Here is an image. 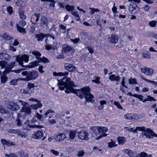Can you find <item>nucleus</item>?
Instances as JSON below:
<instances>
[{
  "label": "nucleus",
  "mask_w": 157,
  "mask_h": 157,
  "mask_svg": "<svg viewBox=\"0 0 157 157\" xmlns=\"http://www.w3.org/2000/svg\"><path fill=\"white\" fill-rule=\"evenodd\" d=\"M69 78L63 77L60 80H58V86L60 90H63L66 88L65 92L67 93H73L77 95L80 98H94V96L90 92L89 87L86 86L80 89L76 90L73 88L75 86L74 83L71 81Z\"/></svg>",
  "instance_id": "1"
},
{
  "label": "nucleus",
  "mask_w": 157,
  "mask_h": 157,
  "mask_svg": "<svg viewBox=\"0 0 157 157\" xmlns=\"http://www.w3.org/2000/svg\"><path fill=\"white\" fill-rule=\"evenodd\" d=\"M21 74L24 76H26L25 80L28 81L36 79L39 75L38 72L35 70L29 72L27 71H24L21 73Z\"/></svg>",
  "instance_id": "2"
},
{
  "label": "nucleus",
  "mask_w": 157,
  "mask_h": 157,
  "mask_svg": "<svg viewBox=\"0 0 157 157\" xmlns=\"http://www.w3.org/2000/svg\"><path fill=\"white\" fill-rule=\"evenodd\" d=\"M16 61L18 62L19 64L23 67V61L25 62H28L29 61V56L25 54L21 56L19 55L16 56Z\"/></svg>",
  "instance_id": "3"
},
{
  "label": "nucleus",
  "mask_w": 157,
  "mask_h": 157,
  "mask_svg": "<svg viewBox=\"0 0 157 157\" xmlns=\"http://www.w3.org/2000/svg\"><path fill=\"white\" fill-rule=\"evenodd\" d=\"M26 25V22L22 20L20 21L18 24H17V29L18 31L23 35L26 33V31L25 29L23 27Z\"/></svg>",
  "instance_id": "4"
},
{
  "label": "nucleus",
  "mask_w": 157,
  "mask_h": 157,
  "mask_svg": "<svg viewBox=\"0 0 157 157\" xmlns=\"http://www.w3.org/2000/svg\"><path fill=\"white\" fill-rule=\"evenodd\" d=\"M19 101L23 106L21 112H24L26 114H30L31 113V109L29 107H28L29 104L21 100Z\"/></svg>",
  "instance_id": "5"
},
{
  "label": "nucleus",
  "mask_w": 157,
  "mask_h": 157,
  "mask_svg": "<svg viewBox=\"0 0 157 157\" xmlns=\"http://www.w3.org/2000/svg\"><path fill=\"white\" fill-rule=\"evenodd\" d=\"M143 134L147 138H153L154 136L157 137V135L153 131L149 128H146L143 131Z\"/></svg>",
  "instance_id": "6"
},
{
  "label": "nucleus",
  "mask_w": 157,
  "mask_h": 157,
  "mask_svg": "<svg viewBox=\"0 0 157 157\" xmlns=\"http://www.w3.org/2000/svg\"><path fill=\"white\" fill-rule=\"evenodd\" d=\"M39 25L42 28L48 27V19L45 16H42L40 20Z\"/></svg>",
  "instance_id": "7"
},
{
  "label": "nucleus",
  "mask_w": 157,
  "mask_h": 157,
  "mask_svg": "<svg viewBox=\"0 0 157 157\" xmlns=\"http://www.w3.org/2000/svg\"><path fill=\"white\" fill-rule=\"evenodd\" d=\"M78 136L82 140H89V134L85 131H82L78 132Z\"/></svg>",
  "instance_id": "8"
},
{
  "label": "nucleus",
  "mask_w": 157,
  "mask_h": 157,
  "mask_svg": "<svg viewBox=\"0 0 157 157\" xmlns=\"http://www.w3.org/2000/svg\"><path fill=\"white\" fill-rule=\"evenodd\" d=\"M90 129L94 131L97 130L100 133H105V132L108 131V129L106 127L101 126H94L90 128Z\"/></svg>",
  "instance_id": "9"
},
{
  "label": "nucleus",
  "mask_w": 157,
  "mask_h": 157,
  "mask_svg": "<svg viewBox=\"0 0 157 157\" xmlns=\"http://www.w3.org/2000/svg\"><path fill=\"white\" fill-rule=\"evenodd\" d=\"M29 101H35L36 102V103L34 105H30L31 107L34 110H36L39 108H41L42 106V104L41 102L38 101L36 99H29Z\"/></svg>",
  "instance_id": "10"
},
{
  "label": "nucleus",
  "mask_w": 157,
  "mask_h": 157,
  "mask_svg": "<svg viewBox=\"0 0 157 157\" xmlns=\"http://www.w3.org/2000/svg\"><path fill=\"white\" fill-rule=\"evenodd\" d=\"M64 67L66 70L71 72H74L77 68L72 64L69 63H65L64 64Z\"/></svg>",
  "instance_id": "11"
},
{
  "label": "nucleus",
  "mask_w": 157,
  "mask_h": 157,
  "mask_svg": "<svg viewBox=\"0 0 157 157\" xmlns=\"http://www.w3.org/2000/svg\"><path fill=\"white\" fill-rule=\"evenodd\" d=\"M15 62L13 61L8 63L7 66L5 68V71L3 72L4 73H9L11 71L12 69L15 66Z\"/></svg>",
  "instance_id": "12"
},
{
  "label": "nucleus",
  "mask_w": 157,
  "mask_h": 157,
  "mask_svg": "<svg viewBox=\"0 0 157 157\" xmlns=\"http://www.w3.org/2000/svg\"><path fill=\"white\" fill-rule=\"evenodd\" d=\"M140 69L142 73L146 75H152L153 74V69L150 68L145 67Z\"/></svg>",
  "instance_id": "13"
},
{
  "label": "nucleus",
  "mask_w": 157,
  "mask_h": 157,
  "mask_svg": "<svg viewBox=\"0 0 157 157\" xmlns=\"http://www.w3.org/2000/svg\"><path fill=\"white\" fill-rule=\"evenodd\" d=\"M136 7L138 8L139 9H140V8L138 7L137 5L136 4L134 5L133 3H131L128 7L129 11L132 14H136L137 13Z\"/></svg>",
  "instance_id": "14"
},
{
  "label": "nucleus",
  "mask_w": 157,
  "mask_h": 157,
  "mask_svg": "<svg viewBox=\"0 0 157 157\" xmlns=\"http://www.w3.org/2000/svg\"><path fill=\"white\" fill-rule=\"evenodd\" d=\"M56 113L53 110L50 109H48L44 113L45 118H51L53 117V116L55 115Z\"/></svg>",
  "instance_id": "15"
},
{
  "label": "nucleus",
  "mask_w": 157,
  "mask_h": 157,
  "mask_svg": "<svg viewBox=\"0 0 157 157\" xmlns=\"http://www.w3.org/2000/svg\"><path fill=\"white\" fill-rule=\"evenodd\" d=\"M118 37L117 36L113 34L108 39V40L110 43L116 44L118 41Z\"/></svg>",
  "instance_id": "16"
},
{
  "label": "nucleus",
  "mask_w": 157,
  "mask_h": 157,
  "mask_svg": "<svg viewBox=\"0 0 157 157\" xmlns=\"http://www.w3.org/2000/svg\"><path fill=\"white\" fill-rule=\"evenodd\" d=\"M66 137L65 134L63 133H59L55 137V139L57 142H61L64 140Z\"/></svg>",
  "instance_id": "17"
},
{
  "label": "nucleus",
  "mask_w": 157,
  "mask_h": 157,
  "mask_svg": "<svg viewBox=\"0 0 157 157\" xmlns=\"http://www.w3.org/2000/svg\"><path fill=\"white\" fill-rule=\"evenodd\" d=\"M43 134L42 131L38 130L33 134L32 137L34 139H39L43 136Z\"/></svg>",
  "instance_id": "18"
},
{
  "label": "nucleus",
  "mask_w": 157,
  "mask_h": 157,
  "mask_svg": "<svg viewBox=\"0 0 157 157\" xmlns=\"http://www.w3.org/2000/svg\"><path fill=\"white\" fill-rule=\"evenodd\" d=\"M39 63V61L36 60L30 63L28 65L23 66V67H25V68H27V69H28L29 68L35 67L36 66L38 65Z\"/></svg>",
  "instance_id": "19"
},
{
  "label": "nucleus",
  "mask_w": 157,
  "mask_h": 157,
  "mask_svg": "<svg viewBox=\"0 0 157 157\" xmlns=\"http://www.w3.org/2000/svg\"><path fill=\"white\" fill-rule=\"evenodd\" d=\"M9 132L10 133L17 134L18 136L22 137H25L24 133L19 130L10 129L9 130Z\"/></svg>",
  "instance_id": "20"
},
{
  "label": "nucleus",
  "mask_w": 157,
  "mask_h": 157,
  "mask_svg": "<svg viewBox=\"0 0 157 157\" xmlns=\"http://www.w3.org/2000/svg\"><path fill=\"white\" fill-rule=\"evenodd\" d=\"M43 120V116L38 113H36L34 116L31 120L32 122H34L38 120Z\"/></svg>",
  "instance_id": "21"
},
{
  "label": "nucleus",
  "mask_w": 157,
  "mask_h": 157,
  "mask_svg": "<svg viewBox=\"0 0 157 157\" xmlns=\"http://www.w3.org/2000/svg\"><path fill=\"white\" fill-rule=\"evenodd\" d=\"M21 115L20 113L17 114V117L16 120V124L18 126H21L23 125V122L22 120L21 119Z\"/></svg>",
  "instance_id": "22"
},
{
  "label": "nucleus",
  "mask_w": 157,
  "mask_h": 157,
  "mask_svg": "<svg viewBox=\"0 0 157 157\" xmlns=\"http://www.w3.org/2000/svg\"><path fill=\"white\" fill-rule=\"evenodd\" d=\"M109 79L112 81H116L118 82L120 81L121 78L119 76H116L115 75L113 74L109 77Z\"/></svg>",
  "instance_id": "23"
},
{
  "label": "nucleus",
  "mask_w": 157,
  "mask_h": 157,
  "mask_svg": "<svg viewBox=\"0 0 157 157\" xmlns=\"http://www.w3.org/2000/svg\"><path fill=\"white\" fill-rule=\"evenodd\" d=\"M10 58V56L6 53L2 52L0 53V59L9 60Z\"/></svg>",
  "instance_id": "24"
},
{
  "label": "nucleus",
  "mask_w": 157,
  "mask_h": 157,
  "mask_svg": "<svg viewBox=\"0 0 157 157\" xmlns=\"http://www.w3.org/2000/svg\"><path fill=\"white\" fill-rule=\"evenodd\" d=\"M35 38L37 39L38 41L41 42L43 41L44 39V33H40L38 34H36L35 36Z\"/></svg>",
  "instance_id": "25"
},
{
  "label": "nucleus",
  "mask_w": 157,
  "mask_h": 157,
  "mask_svg": "<svg viewBox=\"0 0 157 157\" xmlns=\"http://www.w3.org/2000/svg\"><path fill=\"white\" fill-rule=\"evenodd\" d=\"M63 50L66 52H67L72 49V48L71 46H69L67 44H63L62 46Z\"/></svg>",
  "instance_id": "26"
},
{
  "label": "nucleus",
  "mask_w": 157,
  "mask_h": 157,
  "mask_svg": "<svg viewBox=\"0 0 157 157\" xmlns=\"http://www.w3.org/2000/svg\"><path fill=\"white\" fill-rule=\"evenodd\" d=\"M32 54L35 55L36 58L37 59V61H39L41 59V56L42 54L38 51H34L32 52Z\"/></svg>",
  "instance_id": "27"
},
{
  "label": "nucleus",
  "mask_w": 157,
  "mask_h": 157,
  "mask_svg": "<svg viewBox=\"0 0 157 157\" xmlns=\"http://www.w3.org/2000/svg\"><path fill=\"white\" fill-rule=\"evenodd\" d=\"M136 114L134 115L132 113H128L125 115L124 117L125 119L129 120L135 119L136 118Z\"/></svg>",
  "instance_id": "28"
},
{
  "label": "nucleus",
  "mask_w": 157,
  "mask_h": 157,
  "mask_svg": "<svg viewBox=\"0 0 157 157\" xmlns=\"http://www.w3.org/2000/svg\"><path fill=\"white\" fill-rule=\"evenodd\" d=\"M19 13L20 16V18L22 19H25L27 16L25 14L24 12L23 11L21 8L19 9Z\"/></svg>",
  "instance_id": "29"
},
{
  "label": "nucleus",
  "mask_w": 157,
  "mask_h": 157,
  "mask_svg": "<svg viewBox=\"0 0 157 157\" xmlns=\"http://www.w3.org/2000/svg\"><path fill=\"white\" fill-rule=\"evenodd\" d=\"M126 138L124 137L119 136L117 138V140L119 145L124 144L126 141Z\"/></svg>",
  "instance_id": "30"
},
{
  "label": "nucleus",
  "mask_w": 157,
  "mask_h": 157,
  "mask_svg": "<svg viewBox=\"0 0 157 157\" xmlns=\"http://www.w3.org/2000/svg\"><path fill=\"white\" fill-rule=\"evenodd\" d=\"M10 109L12 110L15 111L18 110L19 109V107L17 103L13 102L11 107H10Z\"/></svg>",
  "instance_id": "31"
},
{
  "label": "nucleus",
  "mask_w": 157,
  "mask_h": 157,
  "mask_svg": "<svg viewBox=\"0 0 157 157\" xmlns=\"http://www.w3.org/2000/svg\"><path fill=\"white\" fill-rule=\"evenodd\" d=\"M68 73L67 71H65L64 72H59L57 73L56 72H54L53 75L54 76H66L68 75Z\"/></svg>",
  "instance_id": "32"
},
{
  "label": "nucleus",
  "mask_w": 157,
  "mask_h": 157,
  "mask_svg": "<svg viewBox=\"0 0 157 157\" xmlns=\"http://www.w3.org/2000/svg\"><path fill=\"white\" fill-rule=\"evenodd\" d=\"M34 15L36 17V19L35 20L36 22H33L32 21V20H31V22L32 24L34 25H36V24H37V22L39 20V18L40 17V13H35L34 14Z\"/></svg>",
  "instance_id": "33"
},
{
  "label": "nucleus",
  "mask_w": 157,
  "mask_h": 157,
  "mask_svg": "<svg viewBox=\"0 0 157 157\" xmlns=\"http://www.w3.org/2000/svg\"><path fill=\"white\" fill-rule=\"evenodd\" d=\"M77 132L76 130L73 131L72 130L71 131L69 135L70 138L71 139H74L76 136L75 134H77Z\"/></svg>",
  "instance_id": "34"
},
{
  "label": "nucleus",
  "mask_w": 157,
  "mask_h": 157,
  "mask_svg": "<svg viewBox=\"0 0 157 157\" xmlns=\"http://www.w3.org/2000/svg\"><path fill=\"white\" fill-rule=\"evenodd\" d=\"M4 39L6 40H9L13 38V37L8 33H5L3 36Z\"/></svg>",
  "instance_id": "35"
},
{
  "label": "nucleus",
  "mask_w": 157,
  "mask_h": 157,
  "mask_svg": "<svg viewBox=\"0 0 157 157\" xmlns=\"http://www.w3.org/2000/svg\"><path fill=\"white\" fill-rule=\"evenodd\" d=\"M45 49L47 50L52 49L53 50L55 49V46L52 44H47L45 45Z\"/></svg>",
  "instance_id": "36"
},
{
  "label": "nucleus",
  "mask_w": 157,
  "mask_h": 157,
  "mask_svg": "<svg viewBox=\"0 0 157 157\" xmlns=\"http://www.w3.org/2000/svg\"><path fill=\"white\" fill-rule=\"evenodd\" d=\"M142 79L147 82L151 83L154 86H157V82L146 79L144 77H142Z\"/></svg>",
  "instance_id": "37"
},
{
  "label": "nucleus",
  "mask_w": 157,
  "mask_h": 157,
  "mask_svg": "<svg viewBox=\"0 0 157 157\" xmlns=\"http://www.w3.org/2000/svg\"><path fill=\"white\" fill-rule=\"evenodd\" d=\"M8 62L5 60L0 61V66L2 67L1 69L6 68L7 66Z\"/></svg>",
  "instance_id": "38"
},
{
  "label": "nucleus",
  "mask_w": 157,
  "mask_h": 157,
  "mask_svg": "<svg viewBox=\"0 0 157 157\" xmlns=\"http://www.w3.org/2000/svg\"><path fill=\"white\" fill-rule=\"evenodd\" d=\"M108 147L109 148H113L114 147H117V145L116 144L115 142L111 140V142L108 143Z\"/></svg>",
  "instance_id": "39"
},
{
  "label": "nucleus",
  "mask_w": 157,
  "mask_h": 157,
  "mask_svg": "<svg viewBox=\"0 0 157 157\" xmlns=\"http://www.w3.org/2000/svg\"><path fill=\"white\" fill-rule=\"evenodd\" d=\"M71 14L74 16H75L76 17V20L78 21H81V20L80 19L79 15L78 14V13L77 12V11H74V12H71Z\"/></svg>",
  "instance_id": "40"
},
{
  "label": "nucleus",
  "mask_w": 157,
  "mask_h": 157,
  "mask_svg": "<svg viewBox=\"0 0 157 157\" xmlns=\"http://www.w3.org/2000/svg\"><path fill=\"white\" fill-rule=\"evenodd\" d=\"M93 151H95L97 154H102L103 151L101 149H99L96 146L94 147L93 148Z\"/></svg>",
  "instance_id": "41"
},
{
  "label": "nucleus",
  "mask_w": 157,
  "mask_h": 157,
  "mask_svg": "<svg viewBox=\"0 0 157 157\" xmlns=\"http://www.w3.org/2000/svg\"><path fill=\"white\" fill-rule=\"evenodd\" d=\"M145 129V127L144 126L142 127H136L133 132L134 133H136L138 131H143Z\"/></svg>",
  "instance_id": "42"
},
{
  "label": "nucleus",
  "mask_w": 157,
  "mask_h": 157,
  "mask_svg": "<svg viewBox=\"0 0 157 157\" xmlns=\"http://www.w3.org/2000/svg\"><path fill=\"white\" fill-rule=\"evenodd\" d=\"M39 63L42 62L44 63H48L49 62V60L43 56L41 58L40 60L39 61Z\"/></svg>",
  "instance_id": "43"
},
{
  "label": "nucleus",
  "mask_w": 157,
  "mask_h": 157,
  "mask_svg": "<svg viewBox=\"0 0 157 157\" xmlns=\"http://www.w3.org/2000/svg\"><path fill=\"white\" fill-rule=\"evenodd\" d=\"M89 9L90 10V13L91 14H93L95 12H100L99 10L98 9L90 7Z\"/></svg>",
  "instance_id": "44"
},
{
  "label": "nucleus",
  "mask_w": 157,
  "mask_h": 157,
  "mask_svg": "<svg viewBox=\"0 0 157 157\" xmlns=\"http://www.w3.org/2000/svg\"><path fill=\"white\" fill-rule=\"evenodd\" d=\"M18 154L21 157H28L29 156L28 153H25L23 151H19Z\"/></svg>",
  "instance_id": "45"
},
{
  "label": "nucleus",
  "mask_w": 157,
  "mask_h": 157,
  "mask_svg": "<svg viewBox=\"0 0 157 157\" xmlns=\"http://www.w3.org/2000/svg\"><path fill=\"white\" fill-rule=\"evenodd\" d=\"M65 8L68 11H73L74 9V6H71L69 5H67L65 6Z\"/></svg>",
  "instance_id": "46"
},
{
  "label": "nucleus",
  "mask_w": 157,
  "mask_h": 157,
  "mask_svg": "<svg viewBox=\"0 0 157 157\" xmlns=\"http://www.w3.org/2000/svg\"><path fill=\"white\" fill-rule=\"evenodd\" d=\"M95 78V79L92 80V81L93 82H95L96 84H100L101 83V82L99 80L100 79V78L99 76L94 77Z\"/></svg>",
  "instance_id": "47"
},
{
  "label": "nucleus",
  "mask_w": 157,
  "mask_h": 157,
  "mask_svg": "<svg viewBox=\"0 0 157 157\" xmlns=\"http://www.w3.org/2000/svg\"><path fill=\"white\" fill-rule=\"evenodd\" d=\"M27 70V68H22L21 69H18L17 70H12L11 71V72H15L16 73H19L21 72H22L24 70Z\"/></svg>",
  "instance_id": "48"
},
{
  "label": "nucleus",
  "mask_w": 157,
  "mask_h": 157,
  "mask_svg": "<svg viewBox=\"0 0 157 157\" xmlns=\"http://www.w3.org/2000/svg\"><path fill=\"white\" fill-rule=\"evenodd\" d=\"M128 95H129L131 96H133L134 97L137 98H141L143 97V96L141 95H139L136 94H134L133 95L130 92H129L128 93Z\"/></svg>",
  "instance_id": "49"
},
{
  "label": "nucleus",
  "mask_w": 157,
  "mask_h": 157,
  "mask_svg": "<svg viewBox=\"0 0 157 157\" xmlns=\"http://www.w3.org/2000/svg\"><path fill=\"white\" fill-rule=\"evenodd\" d=\"M24 2L21 0H18L16 2V5L18 6L22 7L24 6Z\"/></svg>",
  "instance_id": "50"
},
{
  "label": "nucleus",
  "mask_w": 157,
  "mask_h": 157,
  "mask_svg": "<svg viewBox=\"0 0 157 157\" xmlns=\"http://www.w3.org/2000/svg\"><path fill=\"white\" fill-rule=\"evenodd\" d=\"M129 83L131 84H137L136 79L135 78H132L129 79Z\"/></svg>",
  "instance_id": "51"
},
{
  "label": "nucleus",
  "mask_w": 157,
  "mask_h": 157,
  "mask_svg": "<svg viewBox=\"0 0 157 157\" xmlns=\"http://www.w3.org/2000/svg\"><path fill=\"white\" fill-rule=\"evenodd\" d=\"M13 103V101H6L4 102V105L8 108L10 109V107H11L12 104Z\"/></svg>",
  "instance_id": "52"
},
{
  "label": "nucleus",
  "mask_w": 157,
  "mask_h": 157,
  "mask_svg": "<svg viewBox=\"0 0 157 157\" xmlns=\"http://www.w3.org/2000/svg\"><path fill=\"white\" fill-rule=\"evenodd\" d=\"M7 12L9 15H11L13 13V8L11 6L7 7L6 9Z\"/></svg>",
  "instance_id": "53"
},
{
  "label": "nucleus",
  "mask_w": 157,
  "mask_h": 157,
  "mask_svg": "<svg viewBox=\"0 0 157 157\" xmlns=\"http://www.w3.org/2000/svg\"><path fill=\"white\" fill-rule=\"evenodd\" d=\"M1 82L2 83H5L7 80V78L5 76H2L1 78Z\"/></svg>",
  "instance_id": "54"
},
{
  "label": "nucleus",
  "mask_w": 157,
  "mask_h": 157,
  "mask_svg": "<svg viewBox=\"0 0 157 157\" xmlns=\"http://www.w3.org/2000/svg\"><path fill=\"white\" fill-rule=\"evenodd\" d=\"M126 151H128V155L129 156V157H133V156L134 153L132 151L129 149H126Z\"/></svg>",
  "instance_id": "55"
},
{
  "label": "nucleus",
  "mask_w": 157,
  "mask_h": 157,
  "mask_svg": "<svg viewBox=\"0 0 157 157\" xmlns=\"http://www.w3.org/2000/svg\"><path fill=\"white\" fill-rule=\"evenodd\" d=\"M157 22L155 21H151L149 23V25L151 27H155L156 24Z\"/></svg>",
  "instance_id": "56"
},
{
  "label": "nucleus",
  "mask_w": 157,
  "mask_h": 157,
  "mask_svg": "<svg viewBox=\"0 0 157 157\" xmlns=\"http://www.w3.org/2000/svg\"><path fill=\"white\" fill-rule=\"evenodd\" d=\"M140 101H142L143 102H144L146 101H155V99H144H144H139Z\"/></svg>",
  "instance_id": "57"
},
{
  "label": "nucleus",
  "mask_w": 157,
  "mask_h": 157,
  "mask_svg": "<svg viewBox=\"0 0 157 157\" xmlns=\"http://www.w3.org/2000/svg\"><path fill=\"white\" fill-rule=\"evenodd\" d=\"M86 48L89 51V53H90L91 54L94 53V49L93 48L90 46H86Z\"/></svg>",
  "instance_id": "58"
},
{
  "label": "nucleus",
  "mask_w": 157,
  "mask_h": 157,
  "mask_svg": "<svg viewBox=\"0 0 157 157\" xmlns=\"http://www.w3.org/2000/svg\"><path fill=\"white\" fill-rule=\"evenodd\" d=\"M48 121L51 124H53L56 123V121L55 119L51 118H48Z\"/></svg>",
  "instance_id": "59"
},
{
  "label": "nucleus",
  "mask_w": 157,
  "mask_h": 157,
  "mask_svg": "<svg viewBox=\"0 0 157 157\" xmlns=\"http://www.w3.org/2000/svg\"><path fill=\"white\" fill-rule=\"evenodd\" d=\"M7 111L3 107L1 106H0V113H7Z\"/></svg>",
  "instance_id": "60"
},
{
  "label": "nucleus",
  "mask_w": 157,
  "mask_h": 157,
  "mask_svg": "<svg viewBox=\"0 0 157 157\" xmlns=\"http://www.w3.org/2000/svg\"><path fill=\"white\" fill-rule=\"evenodd\" d=\"M18 80L17 79H13L10 82V84L12 85H16L17 83Z\"/></svg>",
  "instance_id": "61"
},
{
  "label": "nucleus",
  "mask_w": 157,
  "mask_h": 157,
  "mask_svg": "<svg viewBox=\"0 0 157 157\" xmlns=\"http://www.w3.org/2000/svg\"><path fill=\"white\" fill-rule=\"evenodd\" d=\"M114 105L117 106V107L119 109H123L122 107L120 105V104L116 101H115L114 103Z\"/></svg>",
  "instance_id": "62"
},
{
  "label": "nucleus",
  "mask_w": 157,
  "mask_h": 157,
  "mask_svg": "<svg viewBox=\"0 0 157 157\" xmlns=\"http://www.w3.org/2000/svg\"><path fill=\"white\" fill-rule=\"evenodd\" d=\"M143 57L144 58L150 59L151 58V55L148 53H143Z\"/></svg>",
  "instance_id": "63"
},
{
  "label": "nucleus",
  "mask_w": 157,
  "mask_h": 157,
  "mask_svg": "<svg viewBox=\"0 0 157 157\" xmlns=\"http://www.w3.org/2000/svg\"><path fill=\"white\" fill-rule=\"evenodd\" d=\"M106 103V102L105 101H101L100 102V106L99 107V109L101 108V109L103 108V105L105 104Z\"/></svg>",
  "instance_id": "64"
}]
</instances>
